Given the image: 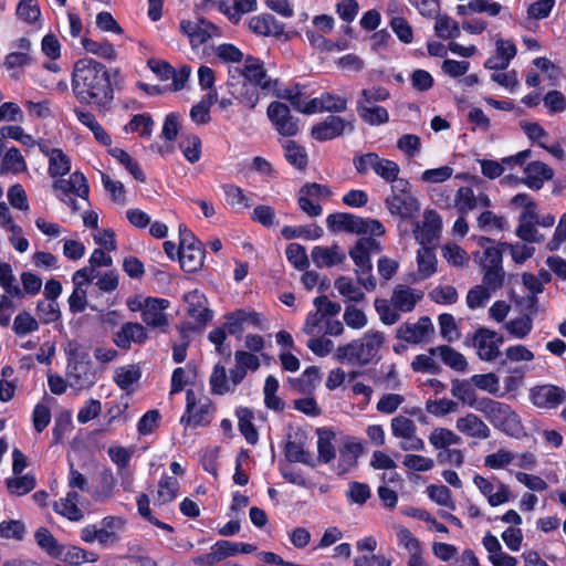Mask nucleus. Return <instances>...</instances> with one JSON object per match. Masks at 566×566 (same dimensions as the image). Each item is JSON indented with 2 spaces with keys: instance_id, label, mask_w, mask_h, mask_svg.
<instances>
[{
  "instance_id": "obj_36",
  "label": "nucleus",
  "mask_w": 566,
  "mask_h": 566,
  "mask_svg": "<svg viewBox=\"0 0 566 566\" xmlns=\"http://www.w3.org/2000/svg\"><path fill=\"white\" fill-rule=\"evenodd\" d=\"M317 460L321 463H329L336 457L335 448L332 443L335 432L329 428L317 429Z\"/></svg>"
},
{
  "instance_id": "obj_53",
  "label": "nucleus",
  "mask_w": 566,
  "mask_h": 566,
  "mask_svg": "<svg viewBox=\"0 0 566 566\" xmlns=\"http://www.w3.org/2000/svg\"><path fill=\"white\" fill-rule=\"evenodd\" d=\"M476 205L478 198L471 187L463 186L457 190L454 206L460 214H467L469 211L475 209Z\"/></svg>"
},
{
  "instance_id": "obj_33",
  "label": "nucleus",
  "mask_w": 566,
  "mask_h": 566,
  "mask_svg": "<svg viewBox=\"0 0 566 566\" xmlns=\"http://www.w3.org/2000/svg\"><path fill=\"white\" fill-rule=\"evenodd\" d=\"M429 353L431 355H436V353H439L443 364H446L455 371H465L468 368V361L465 357L460 352L455 350L454 348L448 345H440L438 347L430 348Z\"/></svg>"
},
{
  "instance_id": "obj_20",
  "label": "nucleus",
  "mask_w": 566,
  "mask_h": 566,
  "mask_svg": "<svg viewBox=\"0 0 566 566\" xmlns=\"http://www.w3.org/2000/svg\"><path fill=\"white\" fill-rule=\"evenodd\" d=\"M524 172L526 176L521 181L533 190H539L544 181L551 180L554 177V170L539 160L528 163L524 168Z\"/></svg>"
},
{
  "instance_id": "obj_7",
  "label": "nucleus",
  "mask_w": 566,
  "mask_h": 566,
  "mask_svg": "<svg viewBox=\"0 0 566 566\" xmlns=\"http://www.w3.org/2000/svg\"><path fill=\"white\" fill-rule=\"evenodd\" d=\"M332 196L328 185L317 182H305L298 190V208L308 217L315 218L322 214L323 208L319 203H314L315 199H325Z\"/></svg>"
},
{
  "instance_id": "obj_13",
  "label": "nucleus",
  "mask_w": 566,
  "mask_h": 566,
  "mask_svg": "<svg viewBox=\"0 0 566 566\" xmlns=\"http://www.w3.org/2000/svg\"><path fill=\"white\" fill-rule=\"evenodd\" d=\"M530 400L538 408L554 409L566 400V391L556 385H537L530 389Z\"/></svg>"
},
{
  "instance_id": "obj_23",
  "label": "nucleus",
  "mask_w": 566,
  "mask_h": 566,
  "mask_svg": "<svg viewBox=\"0 0 566 566\" xmlns=\"http://www.w3.org/2000/svg\"><path fill=\"white\" fill-rule=\"evenodd\" d=\"M455 426L460 432L471 438L485 440L491 436L488 424L475 413H468L458 418Z\"/></svg>"
},
{
  "instance_id": "obj_16",
  "label": "nucleus",
  "mask_w": 566,
  "mask_h": 566,
  "mask_svg": "<svg viewBox=\"0 0 566 566\" xmlns=\"http://www.w3.org/2000/svg\"><path fill=\"white\" fill-rule=\"evenodd\" d=\"M385 205L390 214L402 220H410L420 211L419 201L413 195L391 193L385 199Z\"/></svg>"
},
{
  "instance_id": "obj_9",
  "label": "nucleus",
  "mask_w": 566,
  "mask_h": 566,
  "mask_svg": "<svg viewBox=\"0 0 566 566\" xmlns=\"http://www.w3.org/2000/svg\"><path fill=\"white\" fill-rule=\"evenodd\" d=\"M255 549L256 546L249 543L220 539L211 546V551L209 553L200 555V560L211 565V563H220L230 556L253 553Z\"/></svg>"
},
{
  "instance_id": "obj_61",
  "label": "nucleus",
  "mask_w": 566,
  "mask_h": 566,
  "mask_svg": "<svg viewBox=\"0 0 566 566\" xmlns=\"http://www.w3.org/2000/svg\"><path fill=\"white\" fill-rule=\"evenodd\" d=\"M505 328L513 337L523 339L532 332L533 318L530 315H523L509 321Z\"/></svg>"
},
{
  "instance_id": "obj_35",
  "label": "nucleus",
  "mask_w": 566,
  "mask_h": 566,
  "mask_svg": "<svg viewBox=\"0 0 566 566\" xmlns=\"http://www.w3.org/2000/svg\"><path fill=\"white\" fill-rule=\"evenodd\" d=\"M179 490V482L175 476L163 474L158 482V491L155 496V505H164L176 500Z\"/></svg>"
},
{
  "instance_id": "obj_17",
  "label": "nucleus",
  "mask_w": 566,
  "mask_h": 566,
  "mask_svg": "<svg viewBox=\"0 0 566 566\" xmlns=\"http://www.w3.org/2000/svg\"><path fill=\"white\" fill-rule=\"evenodd\" d=\"M147 329L137 322L124 323L113 337L114 344L124 350H128L133 342L138 345H143L147 342Z\"/></svg>"
},
{
  "instance_id": "obj_34",
  "label": "nucleus",
  "mask_w": 566,
  "mask_h": 566,
  "mask_svg": "<svg viewBox=\"0 0 566 566\" xmlns=\"http://www.w3.org/2000/svg\"><path fill=\"white\" fill-rule=\"evenodd\" d=\"M108 154L118 161L138 182H146V175L140 168L138 161L134 159L126 150L119 147L108 149Z\"/></svg>"
},
{
  "instance_id": "obj_5",
  "label": "nucleus",
  "mask_w": 566,
  "mask_h": 566,
  "mask_svg": "<svg viewBox=\"0 0 566 566\" xmlns=\"http://www.w3.org/2000/svg\"><path fill=\"white\" fill-rule=\"evenodd\" d=\"M326 224L332 232L369 233L374 237H381L386 233V228L379 220L361 218L348 212L331 213L326 218Z\"/></svg>"
},
{
  "instance_id": "obj_22",
  "label": "nucleus",
  "mask_w": 566,
  "mask_h": 566,
  "mask_svg": "<svg viewBox=\"0 0 566 566\" xmlns=\"http://www.w3.org/2000/svg\"><path fill=\"white\" fill-rule=\"evenodd\" d=\"M71 379V386L82 390L93 387L97 381V373L93 367L92 363L88 361H76L69 373Z\"/></svg>"
},
{
  "instance_id": "obj_3",
  "label": "nucleus",
  "mask_w": 566,
  "mask_h": 566,
  "mask_svg": "<svg viewBox=\"0 0 566 566\" xmlns=\"http://www.w3.org/2000/svg\"><path fill=\"white\" fill-rule=\"evenodd\" d=\"M480 406L479 412L483 413L495 429L512 438L522 436L524 428L521 418L509 403L482 397Z\"/></svg>"
},
{
  "instance_id": "obj_6",
  "label": "nucleus",
  "mask_w": 566,
  "mask_h": 566,
  "mask_svg": "<svg viewBox=\"0 0 566 566\" xmlns=\"http://www.w3.org/2000/svg\"><path fill=\"white\" fill-rule=\"evenodd\" d=\"M268 118L274 129L284 137H294L300 132L298 118L291 114L290 107L279 101H273L266 108Z\"/></svg>"
},
{
  "instance_id": "obj_2",
  "label": "nucleus",
  "mask_w": 566,
  "mask_h": 566,
  "mask_svg": "<svg viewBox=\"0 0 566 566\" xmlns=\"http://www.w3.org/2000/svg\"><path fill=\"white\" fill-rule=\"evenodd\" d=\"M384 344L385 335L382 332L368 331L363 337L338 346L335 358L339 363L357 364L359 366L377 364L381 359L379 350Z\"/></svg>"
},
{
  "instance_id": "obj_52",
  "label": "nucleus",
  "mask_w": 566,
  "mask_h": 566,
  "mask_svg": "<svg viewBox=\"0 0 566 566\" xmlns=\"http://www.w3.org/2000/svg\"><path fill=\"white\" fill-rule=\"evenodd\" d=\"M318 98V112L342 113L347 109V98L324 92Z\"/></svg>"
},
{
  "instance_id": "obj_21",
  "label": "nucleus",
  "mask_w": 566,
  "mask_h": 566,
  "mask_svg": "<svg viewBox=\"0 0 566 566\" xmlns=\"http://www.w3.org/2000/svg\"><path fill=\"white\" fill-rule=\"evenodd\" d=\"M206 250L203 245H186L178 249L177 259L180 268L186 273H196L203 266Z\"/></svg>"
},
{
  "instance_id": "obj_38",
  "label": "nucleus",
  "mask_w": 566,
  "mask_h": 566,
  "mask_svg": "<svg viewBox=\"0 0 566 566\" xmlns=\"http://www.w3.org/2000/svg\"><path fill=\"white\" fill-rule=\"evenodd\" d=\"M82 45L86 52L97 55L106 61L112 62L117 59L115 46L106 39L103 41H95L84 36L82 39Z\"/></svg>"
},
{
  "instance_id": "obj_44",
  "label": "nucleus",
  "mask_w": 566,
  "mask_h": 566,
  "mask_svg": "<svg viewBox=\"0 0 566 566\" xmlns=\"http://www.w3.org/2000/svg\"><path fill=\"white\" fill-rule=\"evenodd\" d=\"M51 158L49 159L48 172L52 178L63 177L71 171V159L61 149L54 148L51 150Z\"/></svg>"
},
{
  "instance_id": "obj_54",
  "label": "nucleus",
  "mask_w": 566,
  "mask_h": 566,
  "mask_svg": "<svg viewBox=\"0 0 566 566\" xmlns=\"http://www.w3.org/2000/svg\"><path fill=\"white\" fill-rule=\"evenodd\" d=\"M15 14L28 24L35 23L41 17L38 0H20L15 9Z\"/></svg>"
},
{
  "instance_id": "obj_49",
  "label": "nucleus",
  "mask_w": 566,
  "mask_h": 566,
  "mask_svg": "<svg viewBox=\"0 0 566 566\" xmlns=\"http://www.w3.org/2000/svg\"><path fill=\"white\" fill-rule=\"evenodd\" d=\"M140 377L142 371L139 367L135 365L123 366L115 371L114 382L119 389L128 391Z\"/></svg>"
},
{
  "instance_id": "obj_42",
  "label": "nucleus",
  "mask_w": 566,
  "mask_h": 566,
  "mask_svg": "<svg viewBox=\"0 0 566 566\" xmlns=\"http://www.w3.org/2000/svg\"><path fill=\"white\" fill-rule=\"evenodd\" d=\"M418 272L422 280L429 279L437 272V256L433 248L424 245L417 253Z\"/></svg>"
},
{
  "instance_id": "obj_26",
  "label": "nucleus",
  "mask_w": 566,
  "mask_h": 566,
  "mask_svg": "<svg viewBox=\"0 0 566 566\" xmlns=\"http://www.w3.org/2000/svg\"><path fill=\"white\" fill-rule=\"evenodd\" d=\"M451 394L463 405L474 408L476 411L480 410V403L482 405V398H478L475 387L472 384L471 379H453Z\"/></svg>"
},
{
  "instance_id": "obj_57",
  "label": "nucleus",
  "mask_w": 566,
  "mask_h": 566,
  "mask_svg": "<svg viewBox=\"0 0 566 566\" xmlns=\"http://www.w3.org/2000/svg\"><path fill=\"white\" fill-rule=\"evenodd\" d=\"M287 261L298 271H304L308 268L310 261L306 250L300 243H290L285 250Z\"/></svg>"
},
{
  "instance_id": "obj_58",
  "label": "nucleus",
  "mask_w": 566,
  "mask_h": 566,
  "mask_svg": "<svg viewBox=\"0 0 566 566\" xmlns=\"http://www.w3.org/2000/svg\"><path fill=\"white\" fill-rule=\"evenodd\" d=\"M428 496L439 505L455 510V502L452 499L451 490L443 485L431 484L427 488Z\"/></svg>"
},
{
  "instance_id": "obj_14",
  "label": "nucleus",
  "mask_w": 566,
  "mask_h": 566,
  "mask_svg": "<svg viewBox=\"0 0 566 566\" xmlns=\"http://www.w3.org/2000/svg\"><path fill=\"white\" fill-rule=\"evenodd\" d=\"M442 230V219L436 210H426L423 213V223L413 224V237L421 247L432 244Z\"/></svg>"
},
{
  "instance_id": "obj_56",
  "label": "nucleus",
  "mask_w": 566,
  "mask_h": 566,
  "mask_svg": "<svg viewBox=\"0 0 566 566\" xmlns=\"http://www.w3.org/2000/svg\"><path fill=\"white\" fill-rule=\"evenodd\" d=\"M185 158L191 163H197L201 157V139L197 135H187L179 143Z\"/></svg>"
},
{
  "instance_id": "obj_4",
  "label": "nucleus",
  "mask_w": 566,
  "mask_h": 566,
  "mask_svg": "<svg viewBox=\"0 0 566 566\" xmlns=\"http://www.w3.org/2000/svg\"><path fill=\"white\" fill-rule=\"evenodd\" d=\"M126 520L122 516L107 515L98 524H88L80 532V538L85 543L97 542L102 548L109 549L122 541V532Z\"/></svg>"
},
{
  "instance_id": "obj_45",
  "label": "nucleus",
  "mask_w": 566,
  "mask_h": 566,
  "mask_svg": "<svg viewBox=\"0 0 566 566\" xmlns=\"http://www.w3.org/2000/svg\"><path fill=\"white\" fill-rule=\"evenodd\" d=\"M27 168V163L19 148L12 146L7 150L2 163H0V175L7 174L8 171L20 174L25 171Z\"/></svg>"
},
{
  "instance_id": "obj_18",
  "label": "nucleus",
  "mask_w": 566,
  "mask_h": 566,
  "mask_svg": "<svg viewBox=\"0 0 566 566\" xmlns=\"http://www.w3.org/2000/svg\"><path fill=\"white\" fill-rule=\"evenodd\" d=\"M249 30L259 36L280 38L284 33V23L270 13L254 15L249 20Z\"/></svg>"
},
{
  "instance_id": "obj_32",
  "label": "nucleus",
  "mask_w": 566,
  "mask_h": 566,
  "mask_svg": "<svg viewBox=\"0 0 566 566\" xmlns=\"http://www.w3.org/2000/svg\"><path fill=\"white\" fill-rule=\"evenodd\" d=\"M356 112L359 118L370 126H380L389 122V113L384 106H369L361 102H356Z\"/></svg>"
},
{
  "instance_id": "obj_24",
  "label": "nucleus",
  "mask_w": 566,
  "mask_h": 566,
  "mask_svg": "<svg viewBox=\"0 0 566 566\" xmlns=\"http://www.w3.org/2000/svg\"><path fill=\"white\" fill-rule=\"evenodd\" d=\"M54 559L63 562L62 565L81 566L84 563L97 562L98 555L78 546L62 545L61 552Z\"/></svg>"
},
{
  "instance_id": "obj_50",
  "label": "nucleus",
  "mask_w": 566,
  "mask_h": 566,
  "mask_svg": "<svg viewBox=\"0 0 566 566\" xmlns=\"http://www.w3.org/2000/svg\"><path fill=\"white\" fill-rule=\"evenodd\" d=\"M470 379L474 387L480 390H484L496 397L504 396V394H500V379L494 373L476 374Z\"/></svg>"
},
{
  "instance_id": "obj_27",
  "label": "nucleus",
  "mask_w": 566,
  "mask_h": 566,
  "mask_svg": "<svg viewBox=\"0 0 566 566\" xmlns=\"http://www.w3.org/2000/svg\"><path fill=\"white\" fill-rule=\"evenodd\" d=\"M313 263L319 268H332L345 260V254L339 252V247L333 244L332 247L316 245L311 252Z\"/></svg>"
},
{
  "instance_id": "obj_12",
  "label": "nucleus",
  "mask_w": 566,
  "mask_h": 566,
  "mask_svg": "<svg viewBox=\"0 0 566 566\" xmlns=\"http://www.w3.org/2000/svg\"><path fill=\"white\" fill-rule=\"evenodd\" d=\"M170 302L166 298L148 296L144 301V308L142 313V321L151 328H159L166 332L169 325L165 310L169 306Z\"/></svg>"
},
{
  "instance_id": "obj_43",
  "label": "nucleus",
  "mask_w": 566,
  "mask_h": 566,
  "mask_svg": "<svg viewBox=\"0 0 566 566\" xmlns=\"http://www.w3.org/2000/svg\"><path fill=\"white\" fill-rule=\"evenodd\" d=\"M154 128V120L150 114L142 113L134 115L124 126L125 133H138L143 138H149Z\"/></svg>"
},
{
  "instance_id": "obj_37",
  "label": "nucleus",
  "mask_w": 566,
  "mask_h": 566,
  "mask_svg": "<svg viewBox=\"0 0 566 566\" xmlns=\"http://www.w3.org/2000/svg\"><path fill=\"white\" fill-rule=\"evenodd\" d=\"M421 297V292L416 294L410 287L398 285L394 290L391 301L397 310L401 312H411Z\"/></svg>"
},
{
  "instance_id": "obj_55",
  "label": "nucleus",
  "mask_w": 566,
  "mask_h": 566,
  "mask_svg": "<svg viewBox=\"0 0 566 566\" xmlns=\"http://www.w3.org/2000/svg\"><path fill=\"white\" fill-rule=\"evenodd\" d=\"M303 88L304 86L300 84L298 88L293 93L290 99V104L295 111L302 114L311 115L317 113L318 98L315 97L311 98L308 102H305V94L302 92Z\"/></svg>"
},
{
  "instance_id": "obj_15",
  "label": "nucleus",
  "mask_w": 566,
  "mask_h": 566,
  "mask_svg": "<svg viewBox=\"0 0 566 566\" xmlns=\"http://www.w3.org/2000/svg\"><path fill=\"white\" fill-rule=\"evenodd\" d=\"M243 73L244 81H249L264 92L271 91L277 84L276 80L273 81L268 75V72L264 67V62L253 55H248L244 59Z\"/></svg>"
},
{
  "instance_id": "obj_59",
  "label": "nucleus",
  "mask_w": 566,
  "mask_h": 566,
  "mask_svg": "<svg viewBox=\"0 0 566 566\" xmlns=\"http://www.w3.org/2000/svg\"><path fill=\"white\" fill-rule=\"evenodd\" d=\"M12 329L18 336H25L39 329L38 321L27 311L20 312L13 321Z\"/></svg>"
},
{
  "instance_id": "obj_60",
  "label": "nucleus",
  "mask_w": 566,
  "mask_h": 566,
  "mask_svg": "<svg viewBox=\"0 0 566 566\" xmlns=\"http://www.w3.org/2000/svg\"><path fill=\"white\" fill-rule=\"evenodd\" d=\"M429 442L436 449H447L451 444L460 442V437L447 428H436L429 436Z\"/></svg>"
},
{
  "instance_id": "obj_10",
  "label": "nucleus",
  "mask_w": 566,
  "mask_h": 566,
  "mask_svg": "<svg viewBox=\"0 0 566 566\" xmlns=\"http://www.w3.org/2000/svg\"><path fill=\"white\" fill-rule=\"evenodd\" d=\"M354 120L346 122L339 116L328 115L323 122L315 124L311 129V136L317 142H327L342 136L347 129L354 130Z\"/></svg>"
},
{
  "instance_id": "obj_62",
  "label": "nucleus",
  "mask_w": 566,
  "mask_h": 566,
  "mask_svg": "<svg viewBox=\"0 0 566 566\" xmlns=\"http://www.w3.org/2000/svg\"><path fill=\"white\" fill-rule=\"evenodd\" d=\"M245 310L238 308L233 312L224 314L223 327L230 335L240 337L243 332V325L245 323Z\"/></svg>"
},
{
  "instance_id": "obj_31",
  "label": "nucleus",
  "mask_w": 566,
  "mask_h": 566,
  "mask_svg": "<svg viewBox=\"0 0 566 566\" xmlns=\"http://www.w3.org/2000/svg\"><path fill=\"white\" fill-rule=\"evenodd\" d=\"M235 416L238 417L239 430L247 442L251 446L256 444L259 441V433L253 423V411L248 407H238L235 410Z\"/></svg>"
},
{
  "instance_id": "obj_51",
  "label": "nucleus",
  "mask_w": 566,
  "mask_h": 566,
  "mask_svg": "<svg viewBox=\"0 0 566 566\" xmlns=\"http://www.w3.org/2000/svg\"><path fill=\"white\" fill-rule=\"evenodd\" d=\"M116 486V479L111 469H104L98 475V486L93 493V499L96 501H103L113 495V491Z\"/></svg>"
},
{
  "instance_id": "obj_25",
  "label": "nucleus",
  "mask_w": 566,
  "mask_h": 566,
  "mask_svg": "<svg viewBox=\"0 0 566 566\" xmlns=\"http://www.w3.org/2000/svg\"><path fill=\"white\" fill-rule=\"evenodd\" d=\"M259 90L258 86L244 80L228 87L230 96L249 109H253L258 105L260 101Z\"/></svg>"
},
{
  "instance_id": "obj_8",
  "label": "nucleus",
  "mask_w": 566,
  "mask_h": 566,
  "mask_svg": "<svg viewBox=\"0 0 566 566\" xmlns=\"http://www.w3.org/2000/svg\"><path fill=\"white\" fill-rule=\"evenodd\" d=\"M211 406L209 400L197 406V396L192 389L186 391V409L180 418V423L193 428L206 427L211 422Z\"/></svg>"
},
{
  "instance_id": "obj_64",
  "label": "nucleus",
  "mask_w": 566,
  "mask_h": 566,
  "mask_svg": "<svg viewBox=\"0 0 566 566\" xmlns=\"http://www.w3.org/2000/svg\"><path fill=\"white\" fill-rule=\"evenodd\" d=\"M375 164L376 166L373 171L386 182H392L399 176L400 167L396 161L379 156Z\"/></svg>"
},
{
  "instance_id": "obj_63",
  "label": "nucleus",
  "mask_w": 566,
  "mask_h": 566,
  "mask_svg": "<svg viewBox=\"0 0 566 566\" xmlns=\"http://www.w3.org/2000/svg\"><path fill=\"white\" fill-rule=\"evenodd\" d=\"M482 266L484 269V275L482 279L483 286L490 291L501 289L505 277L503 266H486V263H482Z\"/></svg>"
},
{
  "instance_id": "obj_39",
  "label": "nucleus",
  "mask_w": 566,
  "mask_h": 566,
  "mask_svg": "<svg viewBox=\"0 0 566 566\" xmlns=\"http://www.w3.org/2000/svg\"><path fill=\"white\" fill-rule=\"evenodd\" d=\"M192 298L187 314L198 323L200 328H203L212 319V311L206 306L207 300L203 295L195 293Z\"/></svg>"
},
{
  "instance_id": "obj_19",
  "label": "nucleus",
  "mask_w": 566,
  "mask_h": 566,
  "mask_svg": "<svg viewBox=\"0 0 566 566\" xmlns=\"http://www.w3.org/2000/svg\"><path fill=\"white\" fill-rule=\"evenodd\" d=\"M434 328L430 317L422 316L416 324L405 323L397 331V337L410 344H419L429 334L433 333Z\"/></svg>"
},
{
  "instance_id": "obj_1",
  "label": "nucleus",
  "mask_w": 566,
  "mask_h": 566,
  "mask_svg": "<svg viewBox=\"0 0 566 566\" xmlns=\"http://www.w3.org/2000/svg\"><path fill=\"white\" fill-rule=\"evenodd\" d=\"M118 67L109 70L93 57L78 59L73 64L71 74L72 92L82 105H93L98 111L107 112L114 102Z\"/></svg>"
},
{
  "instance_id": "obj_29",
  "label": "nucleus",
  "mask_w": 566,
  "mask_h": 566,
  "mask_svg": "<svg viewBox=\"0 0 566 566\" xmlns=\"http://www.w3.org/2000/svg\"><path fill=\"white\" fill-rule=\"evenodd\" d=\"M53 187L62 190L64 193L73 192L82 199H87L90 193L87 179L81 171H74L69 180H56Z\"/></svg>"
},
{
  "instance_id": "obj_30",
  "label": "nucleus",
  "mask_w": 566,
  "mask_h": 566,
  "mask_svg": "<svg viewBox=\"0 0 566 566\" xmlns=\"http://www.w3.org/2000/svg\"><path fill=\"white\" fill-rule=\"evenodd\" d=\"M285 160L295 169L303 171L308 166V155L304 146L293 139L282 144Z\"/></svg>"
},
{
  "instance_id": "obj_46",
  "label": "nucleus",
  "mask_w": 566,
  "mask_h": 566,
  "mask_svg": "<svg viewBox=\"0 0 566 566\" xmlns=\"http://www.w3.org/2000/svg\"><path fill=\"white\" fill-rule=\"evenodd\" d=\"M36 485V480L33 474L15 475L14 478L6 479V486L8 492L12 495L22 496L30 493Z\"/></svg>"
},
{
  "instance_id": "obj_11",
  "label": "nucleus",
  "mask_w": 566,
  "mask_h": 566,
  "mask_svg": "<svg viewBox=\"0 0 566 566\" xmlns=\"http://www.w3.org/2000/svg\"><path fill=\"white\" fill-rule=\"evenodd\" d=\"M474 345L478 347V355L482 360H494L500 354V346L503 344V335L495 331L480 327L473 335Z\"/></svg>"
},
{
  "instance_id": "obj_28",
  "label": "nucleus",
  "mask_w": 566,
  "mask_h": 566,
  "mask_svg": "<svg viewBox=\"0 0 566 566\" xmlns=\"http://www.w3.org/2000/svg\"><path fill=\"white\" fill-rule=\"evenodd\" d=\"M364 447L360 442H345L339 449V459L337 463V474H346L349 470L355 468L358 463V458L361 454Z\"/></svg>"
},
{
  "instance_id": "obj_41",
  "label": "nucleus",
  "mask_w": 566,
  "mask_h": 566,
  "mask_svg": "<svg viewBox=\"0 0 566 566\" xmlns=\"http://www.w3.org/2000/svg\"><path fill=\"white\" fill-rule=\"evenodd\" d=\"M34 539L39 548L51 558H55L56 555H59L63 545L59 543L51 531L45 526H41L35 531Z\"/></svg>"
},
{
  "instance_id": "obj_47",
  "label": "nucleus",
  "mask_w": 566,
  "mask_h": 566,
  "mask_svg": "<svg viewBox=\"0 0 566 566\" xmlns=\"http://www.w3.org/2000/svg\"><path fill=\"white\" fill-rule=\"evenodd\" d=\"M284 455L291 463L300 462L312 468L315 467L313 455L303 448L302 442L289 440L284 446Z\"/></svg>"
},
{
  "instance_id": "obj_48",
  "label": "nucleus",
  "mask_w": 566,
  "mask_h": 566,
  "mask_svg": "<svg viewBox=\"0 0 566 566\" xmlns=\"http://www.w3.org/2000/svg\"><path fill=\"white\" fill-rule=\"evenodd\" d=\"M210 390L213 395L223 396L233 391L227 377V370L220 363L213 366L212 373L209 378Z\"/></svg>"
},
{
  "instance_id": "obj_40",
  "label": "nucleus",
  "mask_w": 566,
  "mask_h": 566,
  "mask_svg": "<svg viewBox=\"0 0 566 566\" xmlns=\"http://www.w3.org/2000/svg\"><path fill=\"white\" fill-rule=\"evenodd\" d=\"M281 234L286 240L296 238H303L306 240H317L323 237L324 231L322 227L317 224L311 226H284L281 230Z\"/></svg>"
}]
</instances>
